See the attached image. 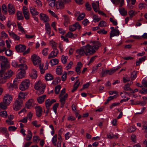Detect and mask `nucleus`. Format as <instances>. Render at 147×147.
<instances>
[{"mask_svg":"<svg viewBox=\"0 0 147 147\" xmlns=\"http://www.w3.org/2000/svg\"><path fill=\"white\" fill-rule=\"evenodd\" d=\"M92 43L94 45L93 46L88 44L83 47L86 56L93 54L95 52V50H97L101 46L100 43L98 41H92Z\"/></svg>","mask_w":147,"mask_h":147,"instance_id":"f257e3e1","label":"nucleus"},{"mask_svg":"<svg viewBox=\"0 0 147 147\" xmlns=\"http://www.w3.org/2000/svg\"><path fill=\"white\" fill-rule=\"evenodd\" d=\"M65 92V88H64L61 91L59 95V101L61 103V108L63 107L65 103V100L68 97V95L67 94H66L65 95H63Z\"/></svg>","mask_w":147,"mask_h":147,"instance_id":"f03ea898","label":"nucleus"},{"mask_svg":"<svg viewBox=\"0 0 147 147\" xmlns=\"http://www.w3.org/2000/svg\"><path fill=\"white\" fill-rule=\"evenodd\" d=\"M0 61L1 62V68L6 69L9 67V61L8 59L3 56H0Z\"/></svg>","mask_w":147,"mask_h":147,"instance_id":"7ed1b4c3","label":"nucleus"},{"mask_svg":"<svg viewBox=\"0 0 147 147\" xmlns=\"http://www.w3.org/2000/svg\"><path fill=\"white\" fill-rule=\"evenodd\" d=\"M30 84V81L29 80H25L21 83L20 85V89L22 91H25L28 89Z\"/></svg>","mask_w":147,"mask_h":147,"instance_id":"20e7f679","label":"nucleus"},{"mask_svg":"<svg viewBox=\"0 0 147 147\" xmlns=\"http://www.w3.org/2000/svg\"><path fill=\"white\" fill-rule=\"evenodd\" d=\"M22 105V100L17 98L15 102L13 109L15 111H18L21 109Z\"/></svg>","mask_w":147,"mask_h":147,"instance_id":"39448f33","label":"nucleus"},{"mask_svg":"<svg viewBox=\"0 0 147 147\" xmlns=\"http://www.w3.org/2000/svg\"><path fill=\"white\" fill-rule=\"evenodd\" d=\"M111 31L110 34V38L112 39V37L114 36H117L119 34V31L117 29L114 28V27H111Z\"/></svg>","mask_w":147,"mask_h":147,"instance_id":"423d86ee","label":"nucleus"},{"mask_svg":"<svg viewBox=\"0 0 147 147\" xmlns=\"http://www.w3.org/2000/svg\"><path fill=\"white\" fill-rule=\"evenodd\" d=\"M12 100V98L11 95L6 94L4 96L3 101L5 104L9 105Z\"/></svg>","mask_w":147,"mask_h":147,"instance_id":"0eeeda50","label":"nucleus"},{"mask_svg":"<svg viewBox=\"0 0 147 147\" xmlns=\"http://www.w3.org/2000/svg\"><path fill=\"white\" fill-rule=\"evenodd\" d=\"M26 49V47L24 45L20 44L16 45L15 47L16 50L18 52H23Z\"/></svg>","mask_w":147,"mask_h":147,"instance_id":"6e6552de","label":"nucleus"},{"mask_svg":"<svg viewBox=\"0 0 147 147\" xmlns=\"http://www.w3.org/2000/svg\"><path fill=\"white\" fill-rule=\"evenodd\" d=\"M59 53V51L57 49H53V51L49 54L48 58L50 59L56 57Z\"/></svg>","mask_w":147,"mask_h":147,"instance_id":"1a4fd4ad","label":"nucleus"},{"mask_svg":"<svg viewBox=\"0 0 147 147\" xmlns=\"http://www.w3.org/2000/svg\"><path fill=\"white\" fill-rule=\"evenodd\" d=\"M22 12L26 20H28L30 18V13L28 11V10L27 7L25 6H24L22 8Z\"/></svg>","mask_w":147,"mask_h":147,"instance_id":"9d476101","label":"nucleus"},{"mask_svg":"<svg viewBox=\"0 0 147 147\" xmlns=\"http://www.w3.org/2000/svg\"><path fill=\"white\" fill-rule=\"evenodd\" d=\"M32 59L33 63L35 65L39 64L40 63V58L38 56L34 55L32 56Z\"/></svg>","mask_w":147,"mask_h":147,"instance_id":"9b49d317","label":"nucleus"},{"mask_svg":"<svg viewBox=\"0 0 147 147\" xmlns=\"http://www.w3.org/2000/svg\"><path fill=\"white\" fill-rule=\"evenodd\" d=\"M36 113L38 117H40L42 115V108L40 106L36 107H35Z\"/></svg>","mask_w":147,"mask_h":147,"instance_id":"f8f14e48","label":"nucleus"},{"mask_svg":"<svg viewBox=\"0 0 147 147\" xmlns=\"http://www.w3.org/2000/svg\"><path fill=\"white\" fill-rule=\"evenodd\" d=\"M34 102L33 99L29 100L26 103L25 106L28 109H30L34 105Z\"/></svg>","mask_w":147,"mask_h":147,"instance_id":"ddd939ff","label":"nucleus"},{"mask_svg":"<svg viewBox=\"0 0 147 147\" xmlns=\"http://www.w3.org/2000/svg\"><path fill=\"white\" fill-rule=\"evenodd\" d=\"M13 71L11 70H9L7 72H4L3 74V78L5 79H7L12 76Z\"/></svg>","mask_w":147,"mask_h":147,"instance_id":"4468645a","label":"nucleus"},{"mask_svg":"<svg viewBox=\"0 0 147 147\" xmlns=\"http://www.w3.org/2000/svg\"><path fill=\"white\" fill-rule=\"evenodd\" d=\"M40 17L41 20H43L45 22H48L49 20V18L46 14L41 13L40 14Z\"/></svg>","mask_w":147,"mask_h":147,"instance_id":"2eb2a0df","label":"nucleus"},{"mask_svg":"<svg viewBox=\"0 0 147 147\" xmlns=\"http://www.w3.org/2000/svg\"><path fill=\"white\" fill-rule=\"evenodd\" d=\"M30 10L31 14L33 16L37 15L39 13V12L37 11L36 8L34 7H30Z\"/></svg>","mask_w":147,"mask_h":147,"instance_id":"dca6fc26","label":"nucleus"},{"mask_svg":"<svg viewBox=\"0 0 147 147\" xmlns=\"http://www.w3.org/2000/svg\"><path fill=\"white\" fill-rule=\"evenodd\" d=\"M45 87L41 83L40 81H38L36 83L34 86V88L36 90L40 89L42 88H45Z\"/></svg>","mask_w":147,"mask_h":147,"instance_id":"f3484780","label":"nucleus"},{"mask_svg":"<svg viewBox=\"0 0 147 147\" xmlns=\"http://www.w3.org/2000/svg\"><path fill=\"white\" fill-rule=\"evenodd\" d=\"M0 132L4 134L7 138L9 136L7 128L5 127H0Z\"/></svg>","mask_w":147,"mask_h":147,"instance_id":"a211bd4d","label":"nucleus"},{"mask_svg":"<svg viewBox=\"0 0 147 147\" xmlns=\"http://www.w3.org/2000/svg\"><path fill=\"white\" fill-rule=\"evenodd\" d=\"M9 36L13 39L16 40H19L20 39L19 36H18L12 31H10L9 29Z\"/></svg>","mask_w":147,"mask_h":147,"instance_id":"6ab92c4d","label":"nucleus"},{"mask_svg":"<svg viewBox=\"0 0 147 147\" xmlns=\"http://www.w3.org/2000/svg\"><path fill=\"white\" fill-rule=\"evenodd\" d=\"M8 11L11 15L15 13V10L13 5L10 4H9L8 5Z\"/></svg>","mask_w":147,"mask_h":147,"instance_id":"aec40b11","label":"nucleus"},{"mask_svg":"<svg viewBox=\"0 0 147 147\" xmlns=\"http://www.w3.org/2000/svg\"><path fill=\"white\" fill-rule=\"evenodd\" d=\"M56 6L57 9H62L64 7L63 2L60 1L56 2Z\"/></svg>","mask_w":147,"mask_h":147,"instance_id":"412c9836","label":"nucleus"},{"mask_svg":"<svg viewBox=\"0 0 147 147\" xmlns=\"http://www.w3.org/2000/svg\"><path fill=\"white\" fill-rule=\"evenodd\" d=\"M76 53H78L79 55L83 56L85 54V52L84 48H83V47L80 49H78L76 50Z\"/></svg>","mask_w":147,"mask_h":147,"instance_id":"4be33fe9","label":"nucleus"},{"mask_svg":"<svg viewBox=\"0 0 147 147\" xmlns=\"http://www.w3.org/2000/svg\"><path fill=\"white\" fill-rule=\"evenodd\" d=\"M32 134L30 130H28L27 131V134L26 135V140L27 141L30 140L32 138Z\"/></svg>","mask_w":147,"mask_h":147,"instance_id":"5701e85b","label":"nucleus"},{"mask_svg":"<svg viewBox=\"0 0 147 147\" xmlns=\"http://www.w3.org/2000/svg\"><path fill=\"white\" fill-rule=\"evenodd\" d=\"M82 63L80 62H79L78 63L77 66L76 68V71L77 72L78 74H80L81 73L80 70L81 68L82 67Z\"/></svg>","mask_w":147,"mask_h":147,"instance_id":"b1692460","label":"nucleus"},{"mask_svg":"<svg viewBox=\"0 0 147 147\" xmlns=\"http://www.w3.org/2000/svg\"><path fill=\"white\" fill-rule=\"evenodd\" d=\"M92 6L94 11L97 12L99 9V3L98 2L97 4L94 3H92Z\"/></svg>","mask_w":147,"mask_h":147,"instance_id":"393cba45","label":"nucleus"},{"mask_svg":"<svg viewBox=\"0 0 147 147\" xmlns=\"http://www.w3.org/2000/svg\"><path fill=\"white\" fill-rule=\"evenodd\" d=\"M45 27L47 33L49 35H50L51 33V28L49 24L47 23H46Z\"/></svg>","mask_w":147,"mask_h":147,"instance_id":"a878e982","label":"nucleus"},{"mask_svg":"<svg viewBox=\"0 0 147 147\" xmlns=\"http://www.w3.org/2000/svg\"><path fill=\"white\" fill-rule=\"evenodd\" d=\"M46 97L45 95H43L42 96H40L37 98V100L39 103L41 104L43 102L45 99Z\"/></svg>","mask_w":147,"mask_h":147,"instance_id":"bb28decb","label":"nucleus"},{"mask_svg":"<svg viewBox=\"0 0 147 147\" xmlns=\"http://www.w3.org/2000/svg\"><path fill=\"white\" fill-rule=\"evenodd\" d=\"M18 67L20 68L19 69L22 71H25V70L27 68V66L25 64H20L18 65Z\"/></svg>","mask_w":147,"mask_h":147,"instance_id":"cd10ccee","label":"nucleus"},{"mask_svg":"<svg viewBox=\"0 0 147 147\" xmlns=\"http://www.w3.org/2000/svg\"><path fill=\"white\" fill-rule=\"evenodd\" d=\"M79 80H78L76 82L74 85V88L72 90L71 92H74L76 90L78 87L79 84L80 83V82H79Z\"/></svg>","mask_w":147,"mask_h":147,"instance_id":"c85d7f7f","label":"nucleus"},{"mask_svg":"<svg viewBox=\"0 0 147 147\" xmlns=\"http://www.w3.org/2000/svg\"><path fill=\"white\" fill-rule=\"evenodd\" d=\"M33 73L30 74V77L32 79H36L37 78V75L36 70L35 69L33 70Z\"/></svg>","mask_w":147,"mask_h":147,"instance_id":"c756f323","label":"nucleus"},{"mask_svg":"<svg viewBox=\"0 0 147 147\" xmlns=\"http://www.w3.org/2000/svg\"><path fill=\"white\" fill-rule=\"evenodd\" d=\"M119 10L120 14L122 16H125L127 14V11L125 10L124 8H120L119 9Z\"/></svg>","mask_w":147,"mask_h":147,"instance_id":"7c9ffc66","label":"nucleus"},{"mask_svg":"<svg viewBox=\"0 0 147 147\" xmlns=\"http://www.w3.org/2000/svg\"><path fill=\"white\" fill-rule=\"evenodd\" d=\"M45 78L47 81H50L53 80V77L51 74L48 73L46 74Z\"/></svg>","mask_w":147,"mask_h":147,"instance_id":"2f4dec72","label":"nucleus"},{"mask_svg":"<svg viewBox=\"0 0 147 147\" xmlns=\"http://www.w3.org/2000/svg\"><path fill=\"white\" fill-rule=\"evenodd\" d=\"M59 60L57 59H54L50 61V63L52 66L56 65L58 63Z\"/></svg>","mask_w":147,"mask_h":147,"instance_id":"473e14b6","label":"nucleus"},{"mask_svg":"<svg viewBox=\"0 0 147 147\" xmlns=\"http://www.w3.org/2000/svg\"><path fill=\"white\" fill-rule=\"evenodd\" d=\"M77 36V35L76 34H73L71 32H69L66 35V36H68L70 38H75Z\"/></svg>","mask_w":147,"mask_h":147,"instance_id":"72a5a7b5","label":"nucleus"},{"mask_svg":"<svg viewBox=\"0 0 147 147\" xmlns=\"http://www.w3.org/2000/svg\"><path fill=\"white\" fill-rule=\"evenodd\" d=\"M120 68V67L119 66H118L115 68H112L110 70H109V71L108 73L109 74V75L112 74Z\"/></svg>","mask_w":147,"mask_h":147,"instance_id":"f704fd0d","label":"nucleus"},{"mask_svg":"<svg viewBox=\"0 0 147 147\" xmlns=\"http://www.w3.org/2000/svg\"><path fill=\"white\" fill-rule=\"evenodd\" d=\"M63 71L61 66H58L56 69V73L58 75H61L62 74Z\"/></svg>","mask_w":147,"mask_h":147,"instance_id":"c9c22d12","label":"nucleus"},{"mask_svg":"<svg viewBox=\"0 0 147 147\" xmlns=\"http://www.w3.org/2000/svg\"><path fill=\"white\" fill-rule=\"evenodd\" d=\"M102 71L100 73V75L102 77H103L106 76V75L108 74L109 72V70H104L103 68L102 69Z\"/></svg>","mask_w":147,"mask_h":147,"instance_id":"e433bc0d","label":"nucleus"},{"mask_svg":"<svg viewBox=\"0 0 147 147\" xmlns=\"http://www.w3.org/2000/svg\"><path fill=\"white\" fill-rule=\"evenodd\" d=\"M25 71H20L19 73L17 76V78L19 79L22 78L24 77L25 75Z\"/></svg>","mask_w":147,"mask_h":147,"instance_id":"4c0bfd02","label":"nucleus"},{"mask_svg":"<svg viewBox=\"0 0 147 147\" xmlns=\"http://www.w3.org/2000/svg\"><path fill=\"white\" fill-rule=\"evenodd\" d=\"M8 105L5 104L3 101L0 103V108L5 110L7 108V106Z\"/></svg>","mask_w":147,"mask_h":147,"instance_id":"58836bf2","label":"nucleus"},{"mask_svg":"<svg viewBox=\"0 0 147 147\" xmlns=\"http://www.w3.org/2000/svg\"><path fill=\"white\" fill-rule=\"evenodd\" d=\"M25 98V95L24 93L22 92H20L19 94L18 99H24Z\"/></svg>","mask_w":147,"mask_h":147,"instance_id":"ea45409f","label":"nucleus"},{"mask_svg":"<svg viewBox=\"0 0 147 147\" xmlns=\"http://www.w3.org/2000/svg\"><path fill=\"white\" fill-rule=\"evenodd\" d=\"M17 19L18 20H22L24 18L22 13L19 11L17 12Z\"/></svg>","mask_w":147,"mask_h":147,"instance_id":"a19ab883","label":"nucleus"},{"mask_svg":"<svg viewBox=\"0 0 147 147\" xmlns=\"http://www.w3.org/2000/svg\"><path fill=\"white\" fill-rule=\"evenodd\" d=\"M133 82H130V84L129 83H128L126 84H125L123 87V89L125 91H129L130 90V88L129 87L130 84H132Z\"/></svg>","mask_w":147,"mask_h":147,"instance_id":"79ce46f5","label":"nucleus"},{"mask_svg":"<svg viewBox=\"0 0 147 147\" xmlns=\"http://www.w3.org/2000/svg\"><path fill=\"white\" fill-rule=\"evenodd\" d=\"M17 25L19 30L20 31L22 32H24V29L23 27L21 26V23L19 22H17Z\"/></svg>","mask_w":147,"mask_h":147,"instance_id":"37998d69","label":"nucleus"},{"mask_svg":"<svg viewBox=\"0 0 147 147\" xmlns=\"http://www.w3.org/2000/svg\"><path fill=\"white\" fill-rule=\"evenodd\" d=\"M137 73L135 71H133V72L131 73V78L132 80H133L136 78L137 77Z\"/></svg>","mask_w":147,"mask_h":147,"instance_id":"c03bdc74","label":"nucleus"},{"mask_svg":"<svg viewBox=\"0 0 147 147\" xmlns=\"http://www.w3.org/2000/svg\"><path fill=\"white\" fill-rule=\"evenodd\" d=\"M57 134L55 135L53 137L52 141L53 144L55 146L57 145Z\"/></svg>","mask_w":147,"mask_h":147,"instance_id":"a18cd8bd","label":"nucleus"},{"mask_svg":"<svg viewBox=\"0 0 147 147\" xmlns=\"http://www.w3.org/2000/svg\"><path fill=\"white\" fill-rule=\"evenodd\" d=\"M11 25L13 26V29L14 28V27H16V24L14 23H11L10 20H8L7 22V26L9 28L11 27Z\"/></svg>","mask_w":147,"mask_h":147,"instance_id":"49530a36","label":"nucleus"},{"mask_svg":"<svg viewBox=\"0 0 147 147\" xmlns=\"http://www.w3.org/2000/svg\"><path fill=\"white\" fill-rule=\"evenodd\" d=\"M0 116L6 118L7 116V112L5 111H1Z\"/></svg>","mask_w":147,"mask_h":147,"instance_id":"de8ad7c7","label":"nucleus"},{"mask_svg":"<svg viewBox=\"0 0 147 147\" xmlns=\"http://www.w3.org/2000/svg\"><path fill=\"white\" fill-rule=\"evenodd\" d=\"M52 105L50 99L47 100L45 101V106L47 108H49Z\"/></svg>","mask_w":147,"mask_h":147,"instance_id":"09e8293b","label":"nucleus"},{"mask_svg":"<svg viewBox=\"0 0 147 147\" xmlns=\"http://www.w3.org/2000/svg\"><path fill=\"white\" fill-rule=\"evenodd\" d=\"M49 3L50 6L53 7L55 5V0H47Z\"/></svg>","mask_w":147,"mask_h":147,"instance_id":"8fccbe9b","label":"nucleus"},{"mask_svg":"<svg viewBox=\"0 0 147 147\" xmlns=\"http://www.w3.org/2000/svg\"><path fill=\"white\" fill-rule=\"evenodd\" d=\"M61 88V86L60 85H58L55 86V91L56 94H59Z\"/></svg>","mask_w":147,"mask_h":147,"instance_id":"3c124183","label":"nucleus"},{"mask_svg":"<svg viewBox=\"0 0 147 147\" xmlns=\"http://www.w3.org/2000/svg\"><path fill=\"white\" fill-rule=\"evenodd\" d=\"M85 14L84 13H82L80 15V16H78L77 18V20L79 21L82 20L85 17Z\"/></svg>","mask_w":147,"mask_h":147,"instance_id":"603ef678","label":"nucleus"},{"mask_svg":"<svg viewBox=\"0 0 147 147\" xmlns=\"http://www.w3.org/2000/svg\"><path fill=\"white\" fill-rule=\"evenodd\" d=\"M5 53L6 55L10 56L13 54L12 51L9 49L6 50Z\"/></svg>","mask_w":147,"mask_h":147,"instance_id":"864d4df0","label":"nucleus"},{"mask_svg":"<svg viewBox=\"0 0 147 147\" xmlns=\"http://www.w3.org/2000/svg\"><path fill=\"white\" fill-rule=\"evenodd\" d=\"M93 19L94 22L96 23L98 22L100 20V18L98 17L96 15H94L93 16Z\"/></svg>","mask_w":147,"mask_h":147,"instance_id":"5fc2aeb1","label":"nucleus"},{"mask_svg":"<svg viewBox=\"0 0 147 147\" xmlns=\"http://www.w3.org/2000/svg\"><path fill=\"white\" fill-rule=\"evenodd\" d=\"M67 58L68 57L67 56H62L61 60L63 64H65L66 63Z\"/></svg>","mask_w":147,"mask_h":147,"instance_id":"6e6d98bb","label":"nucleus"},{"mask_svg":"<svg viewBox=\"0 0 147 147\" xmlns=\"http://www.w3.org/2000/svg\"><path fill=\"white\" fill-rule=\"evenodd\" d=\"M136 13L135 11L133 10L129 11L128 12V14L129 15L130 17V18L133 17L135 15Z\"/></svg>","mask_w":147,"mask_h":147,"instance_id":"4d7b16f0","label":"nucleus"},{"mask_svg":"<svg viewBox=\"0 0 147 147\" xmlns=\"http://www.w3.org/2000/svg\"><path fill=\"white\" fill-rule=\"evenodd\" d=\"M2 11L3 13L6 14L7 11L6 6L4 4H3L2 6Z\"/></svg>","mask_w":147,"mask_h":147,"instance_id":"13d9d810","label":"nucleus"},{"mask_svg":"<svg viewBox=\"0 0 147 147\" xmlns=\"http://www.w3.org/2000/svg\"><path fill=\"white\" fill-rule=\"evenodd\" d=\"M50 44L52 46V48L57 49V43L53 40H51L50 42Z\"/></svg>","mask_w":147,"mask_h":147,"instance_id":"bf43d9fd","label":"nucleus"},{"mask_svg":"<svg viewBox=\"0 0 147 147\" xmlns=\"http://www.w3.org/2000/svg\"><path fill=\"white\" fill-rule=\"evenodd\" d=\"M63 16L65 18V22L64 23V25L65 26L67 25L68 23L69 22V17L66 15H64Z\"/></svg>","mask_w":147,"mask_h":147,"instance_id":"052dcab7","label":"nucleus"},{"mask_svg":"<svg viewBox=\"0 0 147 147\" xmlns=\"http://www.w3.org/2000/svg\"><path fill=\"white\" fill-rule=\"evenodd\" d=\"M106 22L104 21H100L98 24V26L101 27H103L106 26Z\"/></svg>","mask_w":147,"mask_h":147,"instance_id":"680f3d73","label":"nucleus"},{"mask_svg":"<svg viewBox=\"0 0 147 147\" xmlns=\"http://www.w3.org/2000/svg\"><path fill=\"white\" fill-rule=\"evenodd\" d=\"M107 31L105 30L104 29L97 31V33L100 34H106L107 33Z\"/></svg>","mask_w":147,"mask_h":147,"instance_id":"e2e57ef3","label":"nucleus"},{"mask_svg":"<svg viewBox=\"0 0 147 147\" xmlns=\"http://www.w3.org/2000/svg\"><path fill=\"white\" fill-rule=\"evenodd\" d=\"M69 29L70 31H74L76 29V28L75 26V24L70 26L69 27Z\"/></svg>","mask_w":147,"mask_h":147,"instance_id":"0e129e2a","label":"nucleus"},{"mask_svg":"<svg viewBox=\"0 0 147 147\" xmlns=\"http://www.w3.org/2000/svg\"><path fill=\"white\" fill-rule=\"evenodd\" d=\"M49 49L45 48L43 49L42 51V53L44 55L46 56L48 55Z\"/></svg>","mask_w":147,"mask_h":147,"instance_id":"69168bd1","label":"nucleus"},{"mask_svg":"<svg viewBox=\"0 0 147 147\" xmlns=\"http://www.w3.org/2000/svg\"><path fill=\"white\" fill-rule=\"evenodd\" d=\"M59 105V104L56 103H55L53 106V110L56 114L57 113V109Z\"/></svg>","mask_w":147,"mask_h":147,"instance_id":"338daca9","label":"nucleus"},{"mask_svg":"<svg viewBox=\"0 0 147 147\" xmlns=\"http://www.w3.org/2000/svg\"><path fill=\"white\" fill-rule=\"evenodd\" d=\"M11 65L13 67H17L18 66V67L19 65L18 62L15 60L12 61Z\"/></svg>","mask_w":147,"mask_h":147,"instance_id":"774afa93","label":"nucleus"}]
</instances>
